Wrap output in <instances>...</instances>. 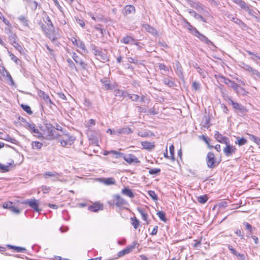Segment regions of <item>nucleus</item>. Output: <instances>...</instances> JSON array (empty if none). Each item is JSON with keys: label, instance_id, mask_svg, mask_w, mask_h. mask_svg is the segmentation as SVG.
<instances>
[{"label": "nucleus", "instance_id": "40", "mask_svg": "<svg viewBox=\"0 0 260 260\" xmlns=\"http://www.w3.org/2000/svg\"><path fill=\"white\" fill-rule=\"evenodd\" d=\"M132 224L135 229H137L139 226V221L136 218H131Z\"/></svg>", "mask_w": 260, "mask_h": 260}, {"label": "nucleus", "instance_id": "37", "mask_svg": "<svg viewBox=\"0 0 260 260\" xmlns=\"http://www.w3.org/2000/svg\"><path fill=\"white\" fill-rule=\"evenodd\" d=\"M31 145L33 149H39L43 146V144L38 141H33L31 143Z\"/></svg>", "mask_w": 260, "mask_h": 260}, {"label": "nucleus", "instance_id": "15", "mask_svg": "<svg viewBox=\"0 0 260 260\" xmlns=\"http://www.w3.org/2000/svg\"><path fill=\"white\" fill-rule=\"evenodd\" d=\"M25 203L28 204L31 208L34 209L35 211L37 212H39L40 211L38 201L35 199H30L27 200Z\"/></svg>", "mask_w": 260, "mask_h": 260}, {"label": "nucleus", "instance_id": "22", "mask_svg": "<svg viewBox=\"0 0 260 260\" xmlns=\"http://www.w3.org/2000/svg\"><path fill=\"white\" fill-rule=\"evenodd\" d=\"M99 180L101 182L103 183L106 185H110L115 184V180L114 178L112 177L107 178H100Z\"/></svg>", "mask_w": 260, "mask_h": 260}, {"label": "nucleus", "instance_id": "49", "mask_svg": "<svg viewBox=\"0 0 260 260\" xmlns=\"http://www.w3.org/2000/svg\"><path fill=\"white\" fill-rule=\"evenodd\" d=\"M192 87L193 89H194L196 91L197 90L198 91V90H199L200 89L201 84L198 82L194 81V82H193V83L192 84Z\"/></svg>", "mask_w": 260, "mask_h": 260}, {"label": "nucleus", "instance_id": "12", "mask_svg": "<svg viewBox=\"0 0 260 260\" xmlns=\"http://www.w3.org/2000/svg\"><path fill=\"white\" fill-rule=\"evenodd\" d=\"M37 93L39 97L42 98L44 100L46 104H49L50 105H53V103L50 100L49 96L46 94L44 91L42 90H38Z\"/></svg>", "mask_w": 260, "mask_h": 260}, {"label": "nucleus", "instance_id": "29", "mask_svg": "<svg viewBox=\"0 0 260 260\" xmlns=\"http://www.w3.org/2000/svg\"><path fill=\"white\" fill-rule=\"evenodd\" d=\"M109 154H112L114 155L115 158L117 159L121 157L122 155H123L122 153L118 152L115 150L105 151L103 153L104 155H108Z\"/></svg>", "mask_w": 260, "mask_h": 260}, {"label": "nucleus", "instance_id": "23", "mask_svg": "<svg viewBox=\"0 0 260 260\" xmlns=\"http://www.w3.org/2000/svg\"><path fill=\"white\" fill-rule=\"evenodd\" d=\"M135 11V8L132 5H126L123 9V13L125 15L134 14Z\"/></svg>", "mask_w": 260, "mask_h": 260}, {"label": "nucleus", "instance_id": "28", "mask_svg": "<svg viewBox=\"0 0 260 260\" xmlns=\"http://www.w3.org/2000/svg\"><path fill=\"white\" fill-rule=\"evenodd\" d=\"M141 145L143 148L147 150H152L154 148L155 145L153 143L148 141H143L141 142Z\"/></svg>", "mask_w": 260, "mask_h": 260}, {"label": "nucleus", "instance_id": "31", "mask_svg": "<svg viewBox=\"0 0 260 260\" xmlns=\"http://www.w3.org/2000/svg\"><path fill=\"white\" fill-rule=\"evenodd\" d=\"M121 193L131 198H133L134 197V194L132 191V190L126 187H124L123 189H122Z\"/></svg>", "mask_w": 260, "mask_h": 260}, {"label": "nucleus", "instance_id": "16", "mask_svg": "<svg viewBox=\"0 0 260 260\" xmlns=\"http://www.w3.org/2000/svg\"><path fill=\"white\" fill-rule=\"evenodd\" d=\"M72 42L75 46L81 48L83 51L86 50L85 45L81 40H77L75 38H73L72 39Z\"/></svg>", "mask_w": 260, "mask_h": 260}, {"label": "nucleus", "instance_id": "60", "mask_svg": "<svg viewBox=\"0 0 260 260\" xmlns=\"http://www.w3.org/2000/svg\"><path fill=\"white\" fill-rule=\"evenodd\" d=\"M242 68L246 71H248V72H251L252 69H253L251 66H250L248 64H245V63H243V66L242 67Z\"/></svg>", "mask_w": 260, "mask_h": 260}, {"label": "nucleus", "instance_id": "25", "mask_svg": "<svg viewBox=\"0 0 260 260\" xmlns=\"http://www.w3.org/2000/svg\"><path fill=\"white\" fill-rule=\"evenodd\" d=\"M142 27L147 32L153 35H157V30L155 28L147 24H143Z\"/></svg>", "mask_w": 260, "mask_h": 260}, {"label": "nucleus", "instance_id": "19", "mask_svg": "<svg viewBox=\"0 0 260 260\" xmlns=\"http://www.w3.org/2000/svg\"><path fill=\"white\" fill-rule=\"evenodd\" d=\"M72 58L76 63H79L83 69H86L87 66L86 64L79 57V56H78L75 53H73Z\"/></svg>", "mask_w": 260, "mask_h": 260}, {"label": "nucleus", "instance_id": "27", "mask_svg": "<svg viewBox=\"0 0 260 260\" xmlns=\"http://www.w3.org/2000/svg\"><path fill=\"white\" fill-rule=\"evenodd\" d=\"M137 210L138 211L139 213L141 214L143 220H144L145 221H146L147 224H148L149 223V221L147 219L148 214L145 211L144 209H142L141 208H138Z\"/></svg>", "mask_w": 260, "mask_h": 260}, {"label": "nucleus", "instance_id": "30", "mask_svg": "<svg viewBox=\"0 0 260 260\" xmlns=\"http://www.w3.org/2000/svg\"><path fill=\"white\" fill-rule=\"evenodd\" d=\"M114 94L115 96L124 98L127 96V93L120 89H116L114 91Z\"/></svg>", "mask_w": 260, "mask_h": 260}, {"label": "nucleus", "instance_id": "57", "mask_svg": "<svg viewBox=\"0 0 260 260\" xmlns=\"http://www.w3.org/2000/svg\"><path fill=\"white\" fill-rule=\"evenodd\" d=\"M13 205V204L11 202H9L8 203H5L3 204V207L4 208L9 209H10Z\"/></svg>", "mask_w": 260, "mask_h": 260}, {"label": "nucleus", "instance_id": "14", "mask_svg": "<svg viewBox=\"0 0 260 260\" xmlns=\"http://www.w3.org/2000/svg\"><path fill=\"white\" fill-rule=\"evenodd\" d=\"M39 25L42 28V30L45 33L46 35L49 38L50 40H51L52 42H53L55 40L56 38L54 37L53 35L48 32L47 30H49V28L47 29L46 25L42 22L40 23Z\"/></svg>", "mask_w": 260, "mask_h": 260}, {"label": "nucleus", "instance_id": "62", "mask_svg": "<svg viewBox=\"0 0 260 260\" xmlns=\"http://www.w3.org/2000/svg\"><path fill=\"white\" fill-rule=\"evenodd\" d=\"M238 5L241 7V9L244 10L248 6V4H246L245 2H244L242 0Z\"/></svg>", "mask_w": 260, "mask_h": 260}, {"label": "nucleus", "instance_id": "1", "mask_svg": "<svg viewBox=\"0 0 260 260\" xmlns=\"http://www.w3.org/2000/svg\"><path fill=\"white\" fill-rule=\"evenodd\" d=\"M42 138L47 140H52L57 138L59 135L54 127L50 123H46L41 128Z\"/></svg>", "mask_w": 260, "mask_h": 260}, {"label": "nucleus", "instance_id": "4", "mask_svg": "<svg viewBox=\"0 0 260 260\" xmlns=\"http://www.w3.org/2000/svg\"><path fill=\"white\" fill-rule=\"evenodd\" d=\"M206 161L207 167L209 169H213L216 167L219 163V162L216 160L214 153L211 152H209L207 153Z\"/></svg>", "mask_w": 260, "mask_h": 260}, {"label": "nucleus", "instance_id": "6", "mask_svg": "<svg viewBox=\"0 0 260 260\" xmlns=\"http://www.w3.org/2000/svg\"><path fill=\"white\" fill-rule=\"evenodd\" d=\"M25 127L29 131V132L34 134V136L39 138H42V133L39 131V130L36 128V125L33 123H28L27 122L26 123Z\"/></svg>", "mask_w": 260, "mask_h": 260}, {"label": "nucleus", "instance_id": "9", "mask_svg": "<svg viewBox=\"0 0 260 260\" xmlns=\"http://www.w3.org/2000/svg\"><path fill=\"white\" fill-rule=\"evenodd\" d=\"M225 145L226 147L223 149V152L226 156H229L235 152L236 149L235 146L230 145V142Z\"/></svg>", "mask_w": 260, "mask_h": 260}, {"label": "nucleus", "instance_id": "7", "mask_svg": "<svg viewBox=\"0 0 260 260\" xmlns=\"http://www.w3.org/2000/svg\"><path fill=\"white\" fill-rule=\"evenodd\" d=\"M121 157H123L124 160L128 164L139 162L138 159L132 154L124 155L123 153V155H122Z\"/></svg>", "mask_w": 260, "mask_h": 260}, {"label": "nucleus", "instance_id": "43", "mask_svg": "<svg viewBox=\"0 0 260 260\" xmlns=\"http://www.w3.org/2000/svg\"><path fill=\"white\" fill-rule=\"evenodd\" d=\"M12 45L20 53H24L23 47L18 43L16 42Z\"/></svg>", "mask_w": 260, "mask_h": 260}, {"label": "nucleus", "instance_id": "38", "mask_svg": "<svg viewBox=\"0 0 260 260\" xmlns=\"http://www.w3.org/2000/svg\"><path fill=\"white\" fill-rule=\"evenodd\" d=\"M11 164L10 163L8 165H3L0 163V170L2 172H7L9 171L10 166Z\"/></svg>", "mask_w": 260, "mask_h": 260}, {"label": "nucleus", "instance_id": "45", "mask_svg": "<svg viewBox=\"0 0 260 260\" xmlns=\"http://www.w3.org/2000/svg\"><path fill=\"white\" fill-rule=\"evenodd\" d=\"M21 107L23 109V110L25 111L27 113L29 114H31L32 113L30 107L29 106L22 104L21 105Z\"/></svg>", "mask_w": 260, "mask_h": 260}, {"label": "nucleus", "instance_id": "34", "mask_svg": "<svg viewBox=\"0 0 260 260\" xmlns=\"http://www.w3.org/2000/svg\"><path fill=\"white\" fill-rule=\"evenodd\" d=\"M162 82L164 84L170 87H172L175 86V83L169 78H164L162 79Z\"/></svg>", "mask_w": 260, "mask_h": 260}, {"label": "nucleus", "instance_id": "41", "mask_svg": "<svg viewBox=\"0 0 260 260\" xmlns=\"http://www.w3.org/2000/svg\"><path fill=\"white\" fill-rule=\"evenodd\" d=\"M17 36L15 34L11 33L9 36V41L12 44H14L15 43L17 42L16 41V40Z\"/></svg>", "mask_w": 260, "mask_h": 260}, {"label": "nucleus", "instance_id": "64", "mask_svg": "<svg viewBox=\"0 0 260 260\" xmlns=\"http://www.w3.org/2000/svg\"><path fill=\"white\" fill-rule=\"evenodd\" d=\"M92 50L93 51L94 54L97 57L101 53V51L98 50L96 49V47L95 46H93L92 47Z\"/></svg>", "mask_w": 260, "mask_h": 260}, {"label": "nucleus", "instance_id": "2", "mask_svg": "<svg viewBox=\"0 0 260 260\" xmlns=\"http://www.w3.org/2000/svg\"><path fill=\"white\" fill-rule=\"evenodd\" d=\"M228 103L232 106L235 112L237 115L240 116H244L247 114L248 110L243 105L234 102L230 98L228 99Z\"/></svg>", "mask_w": 260, "mask_h": 260}, {"label": "nucleus", "instance_id": "36", "mask_svg": "<svg viewBox=\"0 0 260 260\" xmlns=\"http://www.w3.org/2000/svg\"><path fill=\"white\" fill-rule=\"evenodd\" d=\"M237 141L235 142V143L238 144L239 146H243L247 143V140L244 138L237 137Z\"/></svg>", "mask_w": 260, "mask_h": 260}, {"label": "nucleus", "instance_id": "56", "mask_svg": "<svg viewBox=\"0 0 260 260\" xmlns=\"http://www.w3.org/2000/svg\"><path fill=\"white\" fill-rule=\"evenodd\" d=\"M247 135L249 136V139L253 141L254 143H256V142H257V141L259 139L258 137H256L253 135L249 134H248Z\"/></svg>", "mask_w": 260, "mask_h": 260}, {"label": "nucleus", "instance_id": "24", "mask_svg": "<svg viewBox=\"0 0 260 260\" xmlns=\"http://www.w3.org/2000/svg\"><path fill=\"white\" fill-rule=\"evenodd\" d=\"M188 12L189 14L193 15L196 19H199L203 22H207L206 19L201 15L197 13L194 10H189Z\"/></svg>", "mask_w": 260, "mask_h": 260}, {"label": "nucleus", "instance_id": "17", "mask_svg": "<svg viewBox=\"0 0 260 260\" xmlns=\"http://www.w3.org/2000/svg\"><path fill=\"white\" fill-rule=\"evenodd\" d=\"M194 36L198 38L202 42L205 43L207 45H213V43L210 40H209L206 36L200 33L199 31Z\"/></svg>", "mask_w": 260, "mask_h": 260}, {"label": "nucleus", "instance_id": "42", "mask_svg": "<svg viewBox=\"0 0 260 260\" xmlns=\"http://www.w3.org/2000/svg\"><path fill=\"white\" fill-rule=\"evenodd\" d=\"M157 216L159 217V219L164 221L166 222L167 218H166V214L162 211H158L157 213Z\"/></svg>", "mask_w": 260, "mask_h": 260}, {"label": "nucleus", "instance_id": "33", "mask_svg": "<svg viewBox=\"0 0 260 260\" xmlns=\"http://www.w3.org/2000/svg\"><path fill=\"white\" fill-rule=\"evenodd\" d=\"M244 10L246 11L249 15L255 18H257V13L252 9L251 7L249 5H248Z\"/></svg>", "mask_w": 260, "mask_h": 260}, {"label": "nucleus", "instance_id": "44", "mask_svg": "<svg viewBox=\"0 0 260 260\" xmlns=\"http://www.w3.org/2000/svg\"><path fill=\"white\" fill-rule=\"evenodd\" d=\"M127 96L133 101H138L139 99V96L136 94H128L127 93Z\"/></svg>", "mask_w": 260, "mask_h": 260}, {"label": "nucleus", "instance_id": "53", "mask_svg": "<svg viewBox=\"0 0 260 260\" xmlns=\"http://www.w3.org/2000/svg\"><path fill=\"white\" fill-rule=\"evenodd\" d=\"M160 172V169L158 168L151 169L149 171V174L151 175L157 174Z\"/></svg>", "mask_w": 260, "mask_h": 260}, {"label": "nucleus", "instance_id": "3", "mask_svg": "<svg viewBox=\"0 0 260 260\" xmlns=\"http://www.w3.org/2000/svg\"><path fill=\"white\" fill-rule=\"evenodd\" d=\"M219 77L220 81L224 82L228 86L233 88L238 94H240L241 91L242 93H243V92H245L243 87H240L239 85L236 84L235 82L223 76H219Z\"/></svg>", "mask_w": 260, "mask_h": 260}, {"label": "nucleus", "instance_id": "11", "mask_svg": "<svg viewBox=\"0 0 260 260\" xmlns=\"http://www.w3.org/2000/svg\"><path fill=\"white\" fill-rule=\"evenodd\" d=\"M214 138L217 140V141L221 143L226 144L230 142V140L228 138L223 136L220 134L218 131H215Z\"/></svg>", "mask_w": 260, "mask_h": 260}, {"label": "nucleus", "instance_id": "55", "mask_svg": "<svg viewBox=\"0 0 260 260\" xmlns=\"http://www.w3.org/2000/svg\"><path fill=\"white\" fill-rule=\"evenodd\" d=\"M158 68L160 70H164L165 71H169V68L163 63L158 64Z\"/></svg>", "mask_w": 260, "mask_h": 260}, {"label": "nucleus", "instance_id": "5", "mask_svg": "<svg viewBox=\"0 0 260 260\" xmlns=\"http://www.w3.org/2000/svg\"><path fill=\"white\" fill-rule=\"evenodd\" d=\"M75 140L73 136H70L68 134H63L58 139V142L60 143L61 145L63 147L71 146Z\"/></svg>", "mask_w": 260, "mask_h": 260}, {"label": "nucleus", "instance_id": "59", "mask_svg": "<svg viewBox=\"0 0 260 260\" xmlns=\"http://www.w3.org/2000/svg\"><path fill=\"white\" fill-rule=\"evenodd\" d=\"M67 61L69 63L70 67L72 69H75L76 71L77 70L76 67L75 66V64L74 63V62H73V61L71 59H68L67 60Z\"/></svg>", "mask_w": 260, "mask_h": 260}, {"label": "nucleus", "instance_id": "61", "mask_svg": "<svg viewBox=\"0 0 260 260\" xmlns=\"http://www.w3.org/2000/svg\"><path fill=\"white\" fill-rule=\"evenodd\" d=\"M5 140H6L7 141L10 142H11L12 143H15V142L16 141L15 139L11 137L9 135H7L6 136V138H5Z\"/></svg>", "mask_w": 260, "mask_h": 260}, {"label": "nucleus", "instance_id": "18", "mask_svg": "<svg viewBox=\"0 0 260 260\" xmlns=\"http://www.w3.org/2000/svg\"><path fill=\"white\" fill-rule=\"evenodd\" d=\"M189 4L191 7L195 9L199 13H201L204 9V6L199 2L189 1Z\"/></svg>", "mask_w": 260, "mask_h": 260}, {"label": "nucleus", "instance_id": "54", "mask_svg": "<svg viewBox=\"0 0 260 260\" xmlns=\"http://www.w3.org/2000/svg\"><path fill=\"white\" fill-rule=\"evenodd\" d=\"M47 24L48 26V28H49V29L50 31H53L54 30V26L52 23V22L50 20V19H49V18L48 17H47Z\"/></svg>", "mask_w": 260, "mask_h": 260}, {"label": "nucleus", "instance_id": "52", "mask_svg": "<svg viewBox=\"0 0 260 260\" xmlns=\"http://www.w3.org/2000/svg\"><path fill=\"white\" fill-rule=\"evenodd\" d=\"M207 201L206 196H200L198 198V202L202 204H204Z\"/></svg>", "mask_w": 260, "mask_h": 260}, {"label": "nucleus", "instance_id": "20", "mask_svg": "<svg viewBox=\"0 0 260 260\" xmlns=\"http://www.w3.org/2000/svg\"><path fill=\"white\" fill-rule=\"evenodd\" d=\"M113 133L114 135H118L122 133L131 134L132 133V131L130 128L125 127L114 129Z\"/></svg>", "mask_w": 260, "mask_h": 260}, {"label": "nucleus", "instance_id": "46", "mask_svg": "<svg viewBox=\"0 0 260 260\" xmlns=\"http://www.w3.org/2000/svg\"><path fill=\"white\" fill-rule=\"evenodd\" d=\"M20 22L24 26H28V23L27 20L25 18L24 16H21L18 18Z\"/></svg>", "mask_w": 260, "mask_h": 260}, {"label": "nucleus", "instance_id": "58", "mask_svg": "<svg viewBox=\"0 0 260 260\" xmlns=\"http://www.w3.org/2000/svg\"><path fill=\"white\" fill-rule=\"evenodd\" d=\"M0 72L4 77H5L7 75V73H9L3 66L0 67Z\"/></svg>", "mask_w": 260, "mask_h": 260}, {"label": "nucleus", "instance_id": "21", "mask_svg": "<svg viewBox=\"0 0 260 260\" xmlns=\"http://www.w3.org/2000/svg\"><path fill=\"white\" fill-rule=\"evenodd\" d=\"M184 23H185V26L186 28H187L188 30L193 35H195L197 32L198 31V30L196 28L193 27L191 24L190 23L188 22L187 20H184Z\"/></svg>", "mask_w": 260, "mask_h": 260}, {"label": "nucleus", "instance_id": "63", "mask_svg": "<svg viewBox=\"0 0 260 260\" xmlns=\"http://www.w3.org/2000/svg\"><path fill=\"white\" fill-rule=\"evenodd\" d=\"M7 78V79L11 82V85H14V82L12 79V77H11V75L9 73H7V75L6 76Z\"/></svg>", "mask_w": 260, "mask_h": 260}, {"label": "nucleus", "instance_id": "26", "mask_svg": "<svg viewBox=\"0 0 260 260\" xmlns=\"http://www.w3.org/2000/svg\"><path fill=\"white\" fill-rule=\"evenodd\" d=\"M103 206L102 204L96 203L93 204L88 207L89 210L92 212H97L99 210H103Z\"/></svg>", "mask_w": 260, "mask_h": 260}, {"label": "nucleus", "instance_id": "39", "mask_svg": "<svg viewBox=\"0 0 260 260\" xmlns=\"http://www.w3.org/2000/svg\"><path fill=\"white\" fill-rule=\"evenodd\" d=\"M8 246L12 249H13L15 250L18 252H23L25 251L26 249L25 248L22 247H18V246H11V245H8Z\"/></svg>", "mask_w": 260, "mask_h": 260}, {"label": "nucleus", "instance_id": "51", "mask_svg": "<svg viewBox=\"0 0 260 260\" xmlns=\"http://www.w3.org/2000/svg\"><path fill=\"white\" fill-rule=\"evenodd\" d=\"M0 19H1L7 26H11L10 22L3 16L1 12H0Z\"/></svg>", "mask_w": 260, "mask_h": 260}, {"label": "nucleus", "instance_id": "32", "mask_svg": "<svg viewBox=\"0 0 260 260\" xmlns=\"http://www.w3.org/2000/svg\"><path fill=\"white\" fill-rule=\"evenodd\" d=\"M96 59L103 62H106L109 60V58L106 53L101 52V53L96 57Z\"/></svg>", "mask_w": 260, "mask_h": 260}, {"label": "nucleus", "instance_id": "13", "mask_svg": "<svg viewBox=\"0 0 260 260\" xmlns=\"http://www.w3.org/2000/svg\"><path fill=\"white\" fill-rule=\"evenodd\" d=\"M115 200V205L117 207H120L127 204V202L120 195L116 194L113 196Z\"/></svg>", "mask_w": 260, "mask_h": 260}, {"label": "nucleus", "instance_id": "8", "mask_svg": "<svg viewBox=\"0 0 260 260\" xmlns=\"http://www.w3.org/2000/svg\"><path fill=\"white\" fill-rule=\"evenodd\" d=\"M136 244H137L136 242H133V243L132 245L129 246L127 247L126 248H124V249L120 251L118 253V254H117L118 256L121 257V256L124 255L125 254H128V253H130L131 252H132V250L134 248H135Z\"/></svg>", "mask_w": 260, "mask_h": 260}, {"label": "nucleus", "instance_id": "10", "mask_svg": "<svg viewBox=\"0 0 260 260\" xmlns=\"http://www.w3.org/2000/svg\"><path fill=\"white\" fill-rule=\"evenodd\" d=\"M43 175L45 178H47L49 177H56V179H52L53 181H63V180L59 178L61 174L56 172H46L43 174Z\"/></svg>", "mask_w": 260, "mask_h": 260}, {"label": "nucleus", "instance_id": "48", "mask_svg": "<svg viewBox=\"0 0 260 260\" xmlns=\"http://www.w3.org/2000/svg\"><path fill=\"white\" fill-rule=\"evenodd\" d=\"M148 194L149 196L154 201H156L158 199L157 196L155 193L154 191L153 190H149L148 192Z\"/></svg>", "mask_w": 260, "mask_h": 260}, {"label": "nucleus", "instance_id": "35", "mask_svg": "<svg viewBox=\"0 0 260 260\" xmlns=\"http://www.w3.org/2000/svg\"><path fill=\"white\" fill-rule=\"evenodd\" d=\"M134 41V39L130 36H125L121 40V42L124 44H129Z\"/></svg>", "mask_w": 260, "mask_h": 260}, {"label": "nucleus", "instance_id": "50", "mask_svg": "<svg viewBox=\"0 0 260 260\" xmlns=\"http://www.w3.org/2000/svg\"><path fill=\"white\" fill-rule=\"evenodd\" d=\"M170 150V153L171 155V159L173 160H175V157H174V147L173 145L170 146L169 148Z\"/></svg>", "mask_w": 260, "mask_h": 260}, {"label": "nucleus", "instance_id": "47", "mask_svg": "<svg viewBox=\"0 0 260 260\" xmlns=\"http://www.w3.org/2000/svg\"><path fill=\"white\" fill-rule=\"evenodd\" d=\"M200 138L201 139L203 140L208 145V146L209 148L213 147V146H210L209 145L210 139L207 137H206L204 135H202V136H200Z\"/></svg>", "mask_w": 260, "mask_h": 260}]
</instances>
